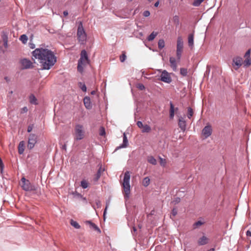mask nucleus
<instances>
[{
    "mask_svg": "<svg viewBox=\"0 0 251 251\" xmlns=\"http://www.w3.org/2000/svg\"><path fill=\"white\" fill-rule=\"evenodd\" d=\"M32 54L35 59L38 60L44 69H50L56 62V58L53 52L47 49H36L32 51Z\"/></svg>",
    "mask_w": 251,
    "mask_h": 251,
    "instance_id": "nucleus-1",
    "label": "nucleus"
},
{
    "mask_svg": "<svg viewBox=\"0 0 251 251\" xmlns=\"http://www.w3.org/2000/svg\"><path fill=\"white\" fill-rule=\"evenodd\" d=\"M86 130L84 126L80 124H76L74 126L73 135L74 140L79 141L83 139L86 136Z\"/></svg>",
    "mask_w": 251,
    "mask_h": 251,
    "instance_id": "nucleus-2",
    "label": "nucleus"
},
{
    "mask_svg": "<svg viewBox=\"0 0 251 251\" xmlns=\"http://www.w3.org/2000/svg\"><path fill=\"white\" fill-rule=\"evenodd\" d=\"M130 178V173L128 171H126L124 174L122 186L125 196L127 198L128 197L130 192V186L129 184Z\"/></svg>",
    "mask_w": 251,
    "mask_h": 251,
    "instance_id": "nucleus-3",
    "label": "nucleus"
},
{
    "mask_svg": "<svg viewBox=\"0 0 251 251\" xmlns=\"http://www.w3.org/2000/svg\"><path fill=\"white\" fill-rule=\"evenodd\" d=\"M89 59L87 52L85 50H82L80 54V58L78 60L77 65V70L82 73L83 70V67L89 64Z\"/></svg>",
    "mask_w": 251,
    "mask_h": 251,
    "instance_id": "nucleus-4",
    "label": "nucleus"
},
{
    "mask_svg": "<svg viewBox=\"0 0 251 251\" xmlns=\"http://www.w3.org/2000/svg\"><path fill=\"white\" fill-rule=\"evenodd\" d=\"M76 36L79 44L84 45L87 39V34L83 27L82 23L81 22L79 23L78 26Z\"/></svg>",
    "mask_w": 251,
    "mask_h": 251,
    "instance_id": "nucleus-5",
    "label": "nucleus"
},
{
    "mask_svg": "<svg viewBox=\"0 0 251 251\" xmlns=\"http://www.w3.org/2000/svg\"><path fill=\"white\" fill-rule=\"evenodd\" d=\"M21 187L26 191H33L37 190L35 186L31 184L30 181L25 177L21 179Z\"/></svg>",
    "mask_w": 251,
    "mask_h": 251,
    "instance_id": "nucleus-6",
    "label": "nucleus"
},
{
    "mask_svg": "<svg viewBox=\"0 0 251 251\" xmlns=\"http://www.w3.org/2000/svg\"><path fill=\"white\" fill-rule=\"evenodd\" d=\"M183 48V41L181 36H178L177 39L176 45V56L179 59L181 56V53Z\"/></svg>",
    "mask_w": 251,
    "mask_h": 251,
    "instance_id": "nucleus-7",
    "label": "nucleus"
},
{
    "mask_svg": "<svg viewBox=\"0 0 251 251\" xmlns=\"http://www.w3.org/2000/svg\"><path fill=\"white\" fill-rule=\"evenodd\" d=\"M37 142V136L34 134H30L28 137L27 148L29 150L33 149Z\"/></svg>",
    "mask_w": 251,
    "mask_h": 251,
    "instance_id": "nucleus-8",
    "label": "nucleus"
},
{
    "mask_svg": "<svg viewBox=\"0 0 251 251\" xmlns=\"http://www.w3.org/2000/svg\"><path fill=\"white\" fill-rule=\"evenodd\" d=\"M232 66L235 70H237L243 64V58L239 56H236L232 59Z\"/></svg>",
    "mask_w": 251,
    "mask_h": 251,
    "instance_id": "nucleus-9",
    "label": "nucleus"
},
{
    "mask_svg": "<svg viewBox=\"0 0 251 251\" xmlns=\"http://www.w3.org/2000/svg\"><path fill=\"white\" fill-rule=\"evenodd\" d=\"M160 77L161 80L164 82L170 83L172 81L170 74L166 70H164L162 72Z\"/></svg>",
    "mask_w": 251,
    "mask_h": 251,
    "instance_id": "nucleus-10",
    "label": "nucleus"
},
{
    "mask_svg": "<svg viewBox=\"0 0 251 251\" xmlns=\"http://www.w3.org/2000/svg\"><path fill=\"white\" fill-rule=\"evenodd\" d=\"M212 133V126L210 125L206 126L202 130V134L204 136L205 138L209 137Z\"/></svg>",
    "mask_w": 251,
    "mask_h": 251,
    "instance_id": "nucleus-11",
    "label": "nucleus"
},
{
    "mask_svg": "<svg viewBox=\"0 0 251 251\" xmlns=\"http://www.w3.org/2000/svg\"><path fill=\"white\" fill-rule=\"evenodd\" d=\"M178 125L179 128L182 131H185L186 128V121L184 118L181 116L179 117L178 120Z\"/></svg>",
    "mask_w": 251,
    "mask_h": 251,
    "instance_id": "nucleus-12",
    "label": "nucleus"
},
{
    "mask_svg": "<svg viewBox=\"0 0 251 251\" xmlns=\"http://www.w3.org/2000/svg\"><path fill=\"white\" fill-rule=\"evenodd\" d=\"M21 64L24 69H28L32 67V63L29 60L23 59L21 60Z\"/></svg>",
    "mask_w": 251,
    "mask_h": 251,
    "instance_id": "nucleus-13",
    "label": "nucleus"
},
{
    "mask_svg": "<svg viewBox=\"0 0 251 251\" xmlns=\"http://www.w3.org/2000/svg\"><path fill=\"white\" fill-rule=\"evenodd\" d=\"M208 242L209 239L205 236H202L198 240V244L200 246H202L207 244Z\"/></svg>",
    "mask_w": 251,
    "mask_h": 251,
    "instance_id": "nucleus-14",
    "label": "nucleus"
},
{
    "mask_svg": "<svg viewBox=\"0 0 251 251\" xmlns=\"http://www.w3.org/2000/svg\"><path fill=\"white\" fill-rule=\"evenodd\" d=\"M169 61L170 63V66L173 69L174 71H177V63L175 58L173 57H170Z\"/></svg>",
    "mask_w": 251,
    "mask_h": 251,
    "instance_id": "nucleus-15",
    "label": "nucleus"
},
{
    "mask_svg": "<svg viewBox=\"0 0 251 251\" xmlns=\"http://www.w3.org/2000/svg\"><path fill=\"white\" fill-rule=\"evenodd\" d=\"M127 145H128V140H127V138L126 137V134L124 133V137H123V144L121 146L117 147L115 151H117L121 148H126L127 147Z\"/></svg>",
    "mask_w": 251,
    "mask_h": 251,
    "instance_id": "nucleus-16",
    "label": "nucleus"
},
{
    "mask_svg": "<svg viewBox=\"0 0 251 251\" xmlns=\"http://www.w3.org/2000/svg\"><path fill=\"white\" fill-rule=\"evenodd\" d=\"M194 34L191 33L188 35V46L191 48V49H193L194 47Z\"/></svg>",
    "mask_w": 251,
    "mask_h": 251,
    "instance_id": "nucleus-17",
    "label": "nucleus"
},
{
    "mask_svg": "<svg viewBox=\"0 0 251 251\" xmlns=\"http://www.w3.org/2000/svg\"><path fill=\"white\" fill-rule=\"evenodd\" d=\"M83 102L85 106L87 109H90L92 107L90 99L89 97H85L83 99Z\"/></svg>",
    "mask_w": 251,
    "mask_h": 251,
    "instance_id": "nucleus-18",
    "label": "nucleus"
},
{
    "mask_svg": "<svg viewBox=\"0 0 251 251\" xmlns=\"http://www.w3.org/2000/svg\"><path fill=\"white\" fill-rule=\"evenodd\" d=\"M25 142L21 141L18 146V152L19 153L22 154L24 153L25 150Z\"/></svg>",
    "mask_w": 251,
    "mask_h": 251,
    "instance_id": "nucleus-19",
    "label": "nucleus"
},
{
    "mask_svg": "<svg viewBox=\"0 0 251 251\" xmlns=\"http://www.w3.org/2000/svg\"><path fill=\"white\" fill-rule=\"evenodd\" d=\"M175 115V107L173 103L170 102V118L173 119Z\"/></svg>",
    "mask_w": 251,
    "mask_h": 251,
    "instance_id": "nucleus-20",
    "label": "nucleus"
},
{
    "mask_svg": "<svg viewBox=\"0 0 251 251\" xmlns=\"http://www.w3.org/2000/svg\"><path fill=\"white\" fill-rule=\"evenodd\" d=\"M86 223L87 224H89L90 226L93 228L94 230L98 231L99 232H100V228L98 227V226L95 225L94 223H93L91 221H86Z\"/></svg>",
    "mask_w": 251,
    "mask_h": 251,
    "instance_id": "nucleus-21",
    "label": "nucleus"
},
{
    "mask_svg": "<svg viewBox=\"0 0 251 251\" xmlns=\"http://www.w3.org/2000/svg\"><path fill=\"white\" fill-rule=\"evenodd\" d=\"M147 160L152 165H155L157 164L156 160L152 156H148Z\"/></svg>",
    "mask_w": 251,
    "mask_h": 251,
    "instance_id": "nucleus-22",
    "label": "nucleus"
},
{
    "mask_svg": "<svg viewBox=\"0 0 251 251\" xmlns=\"http://www.w3.org/2000/svg\"><path fill=\"white\" fill-rule=\"evenodd\" d=\"M157 32L153 31L148 37V41H151L153 40L155 37L157 35Z\"/></svg>",
    "mask_w": 251,
    "mask_h": 251,
    "instance_id": "nucleus-23",
    "label": "nucleus"
},
{
    "mask_svg": "<svg viewBox=\"0 0 251 251\" xmlns=\"http://www.w3.org/2000/svg\"><path fill=\"white\" fill-rule=\"evenodd\" d=\"M151 128L148 125H144L143 128H142V132L143 133H145V132L148 133V132H150L151 131Z\"/></svg>",
    "mask_w": 251,
    "mask_h": 251,
    "instance_id": "nucleus-24",
    "label": "nucleus"
},
{
    "mask_svg": "<svg viewBox=\"0 0 251 251\" xmlns=\"http://www.w3.org/2000/svg\"><path fill=\"white\" fill-rule=\"evenodd\" d=\"M243 64L244 67H249L251 64V59L250 58H245V60L243 61Z\"/></svg>",
    "mask_w": 251,
    "mask_h": 251,
    "instance_id": "nucleus-25",
    "label": "nucleus"
},
{
    "mask_svg": "<svg viewBox=\"0 0 251 251\" xmlns=\"http://www.w3.org/2000/svg\"><path fill=\"white\" fill-rule=\"evenodd\" d=\"M150 183V179L149 177H145L142 181V184L145 187H147Z\"/></svg>",
    "mask_w": 251,
    "mask_h": 251,
    "instance_id": "nucleus-26",
    "label": "nucleus"
},
{
    "mask_svg": "<svg viewBox=\"0 0 251 251\" xmlns=\"http://www.w3.org/2000/svg\"><path fill=\"white\" fill-rule=\"evenodd\" d=\"M70 223L76 229H79L80 228V226L76 221L71 220Z\"/></svg>",
    "mask_w": 251,
    "mask_h": 251,
    "instance_id": "nucleus-27",
    "label": "nucleus"
},
{
    "mask_svg": "<svg viewBox=\"0 0 251 251\" xmlns=\"http://www.w3.org/2000/svg\"><path fill=\"white\" fill-rule=\"evenodd\" d=\"M158 48L159 49H163L165 46V42L163 39H160L158 42Z\"/></svg>",
    "mask_w": 251,
    "mask_h": 251,
    "instance_id": "nucleus-28",
    "label": "nucleus"
},
{
    "mask_svg": "<svg viewBox=\"0 0 251 251\" xmlns=\"http://www.w3.org/2000/svg\"><path fill=\"white\" fill-rule=\"evenodd\" d=\"M180 73L183 76H186L188 74L187 69L184 68H180Z\"/></svg>",
    "mask_w": 251,
    "mask_h": 251,
    "instance_id": "nucleus-29",
    "label": "nucleus"
},
{
    "mask_svg": "<svg viewBox=\"0 0 251 251\" xmlns=\"http://www.w3.org/2000/svg\"><path fill=\"white\" fill-rule=\"evenodd\" d=\"M80 185L83 189H85L88 186V182L86 180H82L81 181Z\"/></svg>",
    "mask_w": 251,
    "mask_h": 251,
    "instance_id": "nucleus-30",
    "label": "nucleus"
},
{
    "mask_svg": "<svg viewBox=\"0 0 251 251\" xmlns=\"http://www.w3.org/2000/svg\"><path fill=\"white\" fill-rule=\"evenodd\" d=\"M194 114L193 110L191 107L188 108V115L187 117L189 119H191Z\"/></svg>",
    "mask_w": 251,
    "mask_h": 251,
    "instance_id": "nucleus-31",
    "label": "nucleus"
},
{
    "mask_svg": "<svg viewBox=\"0 0 251 251\" xmlns=\"http://www.w3.org/2000/svg\"><path fill=\"white\" fill-rule=\"evenodd\" d=\"M20 40L24 43L25 44L27 41L28 38L26 35L23 34L21 36Z\"/></svg>",
    "mask_w": 251,
    "mask_h": 251,
    "instance_id": "nucleus-32",
    "label": "nucleus"
},
{
    "mask_svg": "<svg viewBox=\"0 0 251 251\" xmlns=\"http://www.w3.org/2000/svg\"><path fill=\"white\" fill-rule=\"evenodd\" d=\"M160 164L162 167H165L166 165L167 161L165 159H163L161 157H159Z\"/></svg>",
    "mask_w": 251,
    "mask_h": 251,
    "instance_id": "nucleus-33",
    "label": "nucleus"
},
{
    "mask_svg": "<svg viewBox=\"0 0 251 251\" xmlns=\"http://www.w3.org/2000/svg\"><path fill=\"white\" fill-rule=\"evenodd\" d=\"M204 0H195L193 2V5L199 6L203 1Z\"/></svg>",
    "mask_w": 251,
    "mask_h": 251,
    "instance_id": "nucleus-34",
    "label": "nucleus"
},
{
    "mask_svg": "<svg viewBox=\"0 0 251 251\" xmlns=\"http://www.w3.org/2000/svg\"><path fill=\"white\" fill-rule=\"evenodd\" d=\"M203 224V223L199 221L195 223L193 225L194 228H197Z\"/></svg>",
    "mask_w": 251,
    "mask_h": 251,
    "instance_id": "nucleus-35",
    "label": "nucleus"
},
{
    "mask_svg": "<svg viewBox=\"0 0 251 251\" xmlns=\"http://www.w3.org/2000/svg\"><path fill=\"white\" fill-rule=\"evenodd\" d=\"M172 20L174 23L176 25H178L179 24V17L178 16L176 15L174 16Z\"/></svg>",
    "mask_w": 251,
    "mask_h": 251,
    "instance_id": "nucleus-36",
    "label": "nucleus"
},
{
    "mask_svg": "<svg viewBox=\"0 0 251 251\" xmlns=\"http://www.w3.org/2000/svg\"><path fill=\"white\" fill-rule=\"evenodd\" d=\"M99 134L100 136H104L105 135V128L101 126L99 129Z\"/></svg>",
    "mask_w": 251,
    "mask_h": 251,
    "instance_id": "nucleus-37",
    "label": "nucleus"
},
{
    "mask_svg": "<svg viewBox=\"0 0 251 251\" xmlns=\"http://www.w3.org/2000/svg\"><path fill=\"white\" fill-rule=\"evenodd\" d=\"M126 58V52L123 51L122 54L120 56V60L122 62H123L125 61Z\"/></svg>",
    "mask_w": 251,
    "mask_h": 251,
    "instance_id": "nucleus-38",
    "label": "nucleus"
},
{
    "mask_svg": "<svg viewBox=\"0 0 251 251\" xmlns=\"http://www.w3.org/2000/svg\"><path fill=\"white\" fill-rule=\"evenodd\" d=\"M29 99H30V102L31 103L36 104V101L37 100H36V98L33 95H31L29 97Z\"/></svg>",
    "mask_w": 251,
    "mask_h": 251,
    "instance_id": "nucleus-39",
    "label": "nucleus"
},
{
    "mask_svg": "<svg viewBox=\"0 0 251 251\" xmlns=\"http://www.w3.org/2000/svg\"><path fill=\"white\" fill-rule=\"evenodd\" d=\"M79 86L83 92L86 91L87 88H86V86L85 85V84L82 83V82H79Z\"/></svg>",
    "mask_w": 251,
    "mask_h": 251,
    "instance_id": "nucleus-40",
    "label": "nucleus"
},
{
    "mask_svg": "<svg viewBox=\"0 0 251 251\" xmlns=\"http://www.w3.org/2000/svg\"><path fill=\"white\" fill-rule=\"evenodd\" d=\"M100 176H101V170H100V169L97 172L96 177L95 178V180H96V181L98 180L99 179V178L100 177Z\"/></svg>",
    "mask_w": 251,
    "mask_h": 251,
    "instance_id": "nucleus-41",
    "label": "nucleus"
},
{
    "mask_svg": "<svg viewBox=\"0 0 251 251\" xmlns=\"http://www.w3.org/2000/svg\"><path fill=\"white\" fill-rule=\"evenodd\" d=\"M251 49L248 50L244 55L245 58H250Z\"/></svg>",
    "mask_w": 251,
    "mask_h": 251,
    "instance_id": "nucleus-42",
    "label": "nucleus"
},
{
    "mask_svg": "<svg viewBox=\"0 0 251 251\" xmlns=\"http://www.w3.org/2000/svg\"><path fill=\"white\" fill-rule=\"evenodd\" d=\"M137 125L138 127L141 129H142L144 126V125L143 124L142 122L141 121L137 122Z\"/></svg>",
    "mask_w": 251,
    "mask_h": 251,
    "instance_id": "nucleus-43",
    "label": "nucleus"
},
{
    "mask_svg": "<svg viewBox=\"0 0 251 251\" xmlns=\"http://www.w3.org/2000/svg\"><path fill=\"white\" fill-rule=\"evenodd\" d=\"M4 168V164H3L1 159L0 158V171L2 173Z\"/></svg>",
    "mask_w": 251,
    "mask_h": 251,
    "instance_id": "nucleus-44",
    "label": "nucleus"
},
{
    "mask_svg": "<svg viewBox=\"0 0 251 251\" xmlns=\"http://www.w3.org/2000/svg\"><path fill=\"white\" fill-rule=\"evenodd\" d=\"M137 88L141 90H143L145 89V86L143 84L140 83L137 85Z\"/></svg>",
    "mask_w": 251,
    "mask_h": 251,
    "instance_id": "nucleus-45",
    "label": "nucleus"
},
{
    "mask_svg": "<svg viewBox=\"0 0 251 251\" xmlns=\"http://www.w3.org/2000/svg\"><path fill=\"white\" fill-rule=\"evenodd\" d=\"M150 15V12L149 11H145L143 13V16L145 17H149Z\"/></svg>",
    "mask_w": 251,
    "mask_h": 251,
    "instance_id": "nucleus-46",
    "label": "nucleus"
},
{
    "mask_svg": "<svg viewBox=\"0 0 251 251\" xmlns=\"http://www.w3.org/2000/svg\"><path fill=\"white\" fill-rule=\"evenodd\" d=\"M33 128V125H29L27 127V132H30L32 130Z\"/></svg>",
    "mask_w": 251,
    "mask_h": 251,
    "instance_id": "nucleus-47",
    "label": "nucleus"
},
{
    "mask_svg": "<svg viewBox=\"0 0 251 251\" xmlns=\"http://www.w3.org/2000/svg\"><path fill=\"white\" fill-rule=\"evenodd\" d=\"M172 214L174 216H175L177 214V209L173 208L172 211Z\"/></svg>",
    "mask_w": 251,
    "mask_h": 251,
    "instance_id": "nucleus-48",
    "label": "nucleus"
},
{
    "mask_svg": "<svg viewBox=\"0 0 251 251\" xmlns=\"http://www.w3.org/2000/svg\"><path fill=\"white\" fill-rule=\"evenodd\" d=\"M108 206V204L107 203L106 205V207H105V208L104 211V213H103V218H104V219H105V214H106V210H107Z\"/></svg>",
    "mask_w": 251,
    "mask_h": 251,
    "instance_id": "nucleus-49",
    "label": "nucleus"
},
{
    "mask_svg": "<svg viewBox=\"0 0 251 251\" xmlns=\"http://www.w3.org/2000/svg\"><path fill=\"white\" fill-rule=\"evenodd\" d=\"M180 198H177L174 201V202H175V204H176L179 203L180 202Z\"/></svg>",
    "mask_w": 251,
    "mask_h": 251,
    "instance_id": "nucleus-50",
    "label": "nucleus"
},
{
    "mask_svg": "<svg viewBox=\"0 0 251 251\" xmlns=\"http://www.w3.org/2000/svg\"><path fill=\"white\" fill-rule=\"evenodd\" d=\"M96 203L98 207H100V201H97Z\"/></svg>",
    "mask_w": 251,
    "mask_h": 251,
    "instance_id": "nucleus-51",
    "label": "nucleus"
},
{
    "mask_svg": "<svg viewBox=\"0 0 251 251\" xmlns=\"http://www.w3.org/2000/svg\"><path fill=\"white\" fill-rule=\"evenodd\" d=\"M63 15L64 16H67L68 15V12L67 11H64L63 12Z\"/></svg>",
    "mask_w": 251,
    "mask_h": 251,
    "instance_id": "nucleus-52",
    "label": "nucleus"
},
{
    "mask_svg": "<svg viewBox=\"0 0 251 251\" xmlns=\"http://www.w3.org/2000/svg\"><path fill=\"white\" fill-rule=\"evenodd\" d=\"M159 4V1L158 0L157 1H156L155 4H154V6L155 7H158V5Z\"/></svg>",
    "mask_w": 251,
    "mask_h": 251,
    "instance_id": "nucleus-53",
    "label": "nucleus"
},
{
    "mask_svg": "<svg viewBox=\"0 0 251 251\" xmlns=\"http://www.w3.org/2000/svg\"><path fill=\"white\" fill-rule=\"evenodd\" d=\"M23 111L25 112H26L27 111V108L26 107H24L23 108Z\"/></svg>",
    "mask_w": 251,
    "mask_h": 251,
    "instance_id": "nucleus-54",
    "label": "nucleus"
},
{
    "mask_svg": "<svg viewBox=\"0 0 251 251\" xmlns=\"http://www.w3.org/2000/svg\"><path fill=\"white\" fill-rule=\"evenodd\" d=\"M247 236H251V232L250 231H247Z\"/></svg>",
    "mask_w": 251,
    "mask_h": 251,
    "instance_id": "nucleus-55",
    "label": "nucleus"
},
{
    "mask_svg": "<svg viewBox=\"0 0 251 251\" xmlns=\"http://www.w3.org/2000/svg\"><path fill=\"white\" fill-rule=\"evenodd\" d=\"M30 48L31 49L34 48H35V45L34 44L31 45V46H30Z\"/></svg>",
    "mask_w": 251,
    "mask_h": 251,
    "instance_id": "nucleus-56",
    "label": "nucleus"
},
{
    "mask_svg": "<svg viewBox=\"0 0 251 251\" xmlns=\"http://www.w3.org/2000/svg\"><path fill=\"white\" fill-rule=\"evenodd\" d=\"M208 251H214V249H211L209 250Z\"/></svg>",
    "mask_w": 251,
    "mask_h": 251,
    "instance_id": "nucleus-57",
    "label": "nucleus"
},
{
    "mask_svg": "<svg viewBox=\"0 0 251 251\" xmlns=\"http://www.w3.org/2000/svg\"><path fill=\"white\" fill-rule=\"evenodd\" d=\"M92 94H95V91H93V92H92Z\"/></svg>",
    "mask_w": 251,
    "mask_h": 251,
    "instance_id": "nucleus-58",
    "label": "nucleus"
},
{
    "mask_svg": "<svg viewBox=\"0 0 251 251\" xmlns=\"http://www.w3.org/2000/svg\"><path fill=\"white\" fill-rule=\"evenodd\" d=\"M149 1H152L153 0H148Z\"/></svg>",
    "mask_w": 251,
    "mask_h": 251,
    "instance_id": "nucleus-59",
    "label": "nucleus"
},
{
    "mask_svg": "<svg viewBox=\"0 0 251 251\" xmlns=\"http://www.w3.org/2000/svg\"><path fill=\"white\" fill-rule=\"evenodd\" d=\"M129 0V1H132V0Z\"/></svg>",
    "mask_w": 251,
    "mask_h": 251,
    "instance_id": "nucleus-60",
    "label": "nucleus"
},
{
    "mask_svg": "<svg viewBox=\"0 0 251 251\" xmlns=\"http://www.w3.org/2000/svg\"><path fill=\"white\" fill-rule=\"evenodd\" d=\"M1 1V0H0V2Z\"/></svg>",
    "mask_w": 251,
    "mask_h": 251,
    "instance_id": "nucleus-61",
    "label": "nucleus"
}]
</instances>
